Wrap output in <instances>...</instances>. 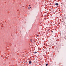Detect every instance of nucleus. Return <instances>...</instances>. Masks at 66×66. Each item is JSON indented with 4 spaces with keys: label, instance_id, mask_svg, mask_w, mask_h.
Segmentation results:
<instances>
[{
    "label": "nucleus",
    "instance_id": "obj_1",
    "mask_svg": "<svg viewBox=\"0 0 66 66\" xmlns=\"http://www.w3.org/2000/svg\"><path fill=\"white\" fill-rule=\"evenodd\" d=\"M29 64H31L32 63V62L31 61H29Z\"/></svg>",
    "mask_w": 66,
    "mask_h": 66
},
{
    "label": "nucleus",
    "instance_id": "obj_2",
    "mask_svg": "<svg viewBox=\"0 0 66 66\" xmlns=\"http://www.w3.org/2000/svg\"><path fill=\"white\" fill-rule=\"evenodd\" d=\"M55 5H56L57 6V5H58V3H56Z\"/></svg>",
    "mask_w": 66,
    "mask_h": 66
},
{
    "label": "nucleus",
    "instance_id": "obj_3",
    "mask_svg": "<svg viewBox=\"0 0 66 66\" xmlns=\"http://www.w3.org/2000/svg\"><path fill=\"white\" fill-rule=\"evenodd\" d=\"M34 53H37V52H34Z\"/></svg>",
    "mask_w": 66,
    "mask_h": 66
},
{
    "label": "nucleus",
    "instance_id": "obj_4",
    "mask_svg": "<svg viewBox=\"0 0 66 66\" xmlns=\"http://www.w3.org/2000/svg\"><path fill=\"white\" fill-rule=\"evenodd\" d=\"M53 33V31H51V34H52Z\"/></svg>",
    "mask_w": 66,
    "mask_h": 66
},
{
    "label": "nucleus",
    "instance_id": "obj_5",
    "mask_svg": "<svg viewBox=\"0 0 66 66\" xmlns=\"http://www.w3.org/2000/svg\"><path fill=\"white\" fill-rule=\"evenodd\" d=\"M48 66V64L47 63L46 64V66Z\"/></svg>",
    "mask_w": 66,
    "mask_h": 66
},
{
    "label": "nucleus",
    "instance_id": "obj_6",
    "mask_svg": "<svg viewBox=\"0 0 66 66\" xmlns=\"http://www.w3.org/2000/svg\"><path fill=\"white\" fill-rule=\"evenodd\" d=\"M49 11H50H50H51V10L50 9V10H49Z\"/></svg>",
    "mask_w": 66,
    "mask_h": 66
},
{
    "label": "nucleus",
    "instance_id": "obj_7",
    "mask_svg": "<svg viewBox=\"0 0 66 66\" xmlns=\"http://www.w3.org/2000/svg\"><path fill=\"white\" fill-rule=\"evenodd\" d=\"M29 6H30V7L31 6V5H29Z\"/></svg>",
    "mask_w": 66,
    "mask_h": 66
},
{
    "label": "nucleus",
    "instance_id": "obj_8",
    "mask_svg": "<svg viewBox=\"0 0 66 66\" xmlns=\"http://www.w3.org/2000/svg\"><path fill=\"white\" fill-rule=\"evenodd\" d=\"M28 9H30V7H29L28 8Z\"/></svg>",
    "mask_w": 66,
    "mask_h": 66
},
{
    "label": "nucleus",
    "instance_id": "obj_9",
    "mask_svg": "<svg viewBox=\"0 0 66 66\" xmlns=\"http://www.w3.org/2000/svg\"><path fill=\"white\" fill-rule=\"evenodd\" d=\"M30 41H31L32 42V39H31L30 40Z\"/></svg>",
    "mask_w": 66,
    "mask_h": 66
},
{
    "label": "nucleus",
    "instance_id": "obj_10",
    "mask_svg": "<svg viewBox=\"0 0 66 66\" xmlns=\"http://www.w3.org/2000/svg\"><path fill=\"white\" fill-rule=\"evenodd\" d=\"M37 36H39V35H37Z\"/></svg>",
    "mask_w": 66,
    "mask_h": 66
},
{
    "label": "nucleus",
    "instance_id": "obj_11",
    "mask_svg": "<svg viewBox=\"0 0 66 66\" xmlns=\"http://www.w3.org/2000/svg\"><path fill=\"white\" fill-rule=\"evenodd\" d=\"M34 41H35V40L34 39Z\"/></svg>",
    "mask_w": 66,
    "mask_h": 66
},
{
    "label": "nucleus",
    "instance_id": "obj_12",
    "mask_svg": "<svg viewBox=\"0 0 66 66\" xmlns=\"http://www.w3.org/2000/svg\"><path fill=\"white\" fill-rule=\"evenodd\" d=\"M30 9H31V7H30Z\"/></svg>",
    "mask_w": 66,
    "mask_h": 66
},
{
    "label": "nucleus",
    "instance_id": "obj_13",
    "mask_svg": "<svg viewBox=\"0 0 66 66\" xmlns=\"http://www.w3.org/2000/svg\"><path fill=\"white\" fill-rule=\"evenodd\" d=\"M47 10H48V9H47Z\"/></svg>",
    "mask_w": 66,
    "mask_h": 66
},
{
    "label": "nucleus",
    "instance_id": "obj_14",
    "mask_svg": "<svg viewBox=\"0 0 66 66\" xmlns=\"http://www.w3.org/2000/svg\"><path fill=\"white\" fill-rule=\"evenodd\" d=\"M31 42H32H32L31 41Z\"/></svg>",
    "mask_w": 66,
    "mask_h": 66
},
{
    "label": "nucleus",
    "instance_id": "obj_15",
    "mask_svg": "<svg viewBox=\"0 0 66 66\" xmlns=\"http://www.w3.org/2000/svg\"><path fill=\"white\" fill-rule=\"evenodd\" d=\"M49 49H50V48H49Z\"/></svg>",
    "mask_w": 66,
    "mask_h": 66
}]
</instances>
